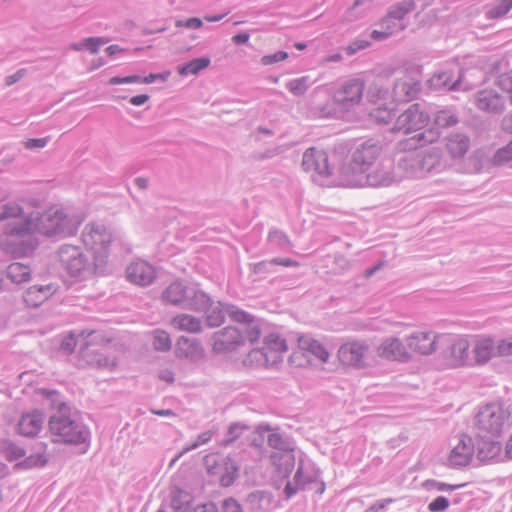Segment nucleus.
Segmentation results:
<instances>
[{
	"instance_id": "1",
	"label": "nucleus",
	"mask_w": 512,
	"mask_h": 512,
	"mask_svg": "<svg viewBox=\"0 0 512 512\" xmlns=\"http://www.w3.org/2000/svg\"><path fill=\"white\" fill-rule=\"evenodd\" d=\"M81 219L68 209L51 206L43 211L25 213L17 203H6L0 212V248L13 258L30 256L39 241L37 234L48 238L74 235Z\"/></svg>"
},
{
	"instance_id": "2",
	"label": "nucleus",
	"mask_w": 512,
	"mask_h": 512,
	"mask_svg": "<svg viewBox=\"0 0 512 512\" xmlns=\"http://www.w3.org/2000/svg\"><path fill=\"white\" fill-rule=\"evenodd\" d=\"M438 138V133L432 130L423 132L414 138L399 142L400 151L393 156L400 181L405 179H424L431 175L441 173L449 168V162L443 156V151L438 146L413 148L412 143H433Z\"/></svg>"
},
{
	"instance_id": "3",
	"label": "nucleus",
	"mask_w": 512,
	"mask_h": 512,
	"mask_svg": "<svg viewBox=\"0 0 512 512\" xmlns=\"http://www.w3.org/2000/svg\"><path fill=\"white\" fill-rule=\"evenodd\" d=\"M382 150V144L373 139L358 144L351 154L350 162L339 168L338 183L346 187H360L363 175L371 169Z\"/></svg>"
},
{
	"instance_id": "4",
	"label": "nucleus",
	"mask_w": 512,
	"mask_h": 512,
	"mask_svg": "<svg viewBox=\"0 0 512 512\" xmlns=\"http://www.w3.org/2000/svg\"><path fill=\"white\" fill-rule=\"evenodd\" d=\"M48 428L54 442L66 444H84L90 440V431L76 416L72 415L64 403L49 421Z\"/></svg>"
},
{
	"instance_id": "5",
	"label": "nucleus",
	"mask_w": 512,
	"mask_h": 512,
	"mask_svg": "<svg viewBox=\"0 0 512 512\" xmlns=\"http://www.w3.org/2000/svg\"><path fill=\"white\" fill-rule=\"evenodd\" d=\"M162 300L167 304L192 311H204L210 305V297L204 291L184 281L172 282L162 292Z\"/></svg>"
},
{
	"instance_id": "6",
	"label": "nucleus",
	"mask_w": 512,
	"mask_h": 512,
	"mask_svg": "<svg viewBox=\"0 0 512 512\" xmlns=\"http://www.w3.org/2000/svg\"><path fill=\"white\" fill-rule=\"evenodd\" d=\"M302 169L310 175L313 182L319 185H338L339 169L335 172L324 150L308 148L302 155Z\"/></svg>"
},
{
	"instance_id": "7",
	"label": "nucleus",
	"mask_w": 512,
	"mask_h": 512,
	"mask_svg": "<svg viewBox=\"0 0 512 512\" xmlns=\"http://www.w3.org/2000/svg\"><path fill=\"white\" fill-rule=\"evenodd\" d=\"M480 432L499 436L512 425V403H491L482 407L476 416Z\"/></svg>"
},
{
	"instance_id": "8",
	"label": "nucleus",
	"mask_w": 512,
	"mask_h": 512,
	"mask_svg": "<svg viewBox=\"0 0 512 512\" xmlns=\"http://www.w3.org/2000/svg\"><path fill=\"white\" fill-rule=\"evenodd\" d=\"M59 262L66 272L77 279H87L100 270L103 265H97L95 259L90 261L78 246L62 245L57 252Z\"/></svg>"
},
{
	"instance_id": "9",
	"label": "nucleus",
	"mask_w": 512,
	"mask_h": 512,
	"mask_svg": "<svg viewBox=\"0 0 512 512\" xmlns=\"http://www.w3.org/2000/svg\"><path fill=\"white\" fill-rule=\"evenodd\" d=\"M313 487H315V492L320 495L325 491V483L320 480V470L312 461L300 459L293 481L287 482L284 493L287 498H291L298 491L312 489Z\"/></svg>"
},
{
	"instance_id": "10",
	"label": "nucleus",
	"mask_w": 512,
	"mask_h": 512,
	"mask_svg": "<svg viewBox=\"0 0 512 512\" xmlns=\"http://www.w3.org/2000/svg\"><path fill=\"white\" fill-rule=\"evenodd\" d=\"M80 346V355L87 364L100 369L113 370L117 364V358L106 353L93 349L88 343H84L83 334L76 336L70 333L61 342V349L67 353H72L77 346Z\"/></svg>"
},
{
	"instance_id": "11",
	"label": "nucleus",
	"mask_w": 512,
	"mask_h": 512,
	"mask_svg": "<svg viewBox=\"0 0 512 512\" xmlns=\"http://www.w3.org/2000/svg\"><path fill=\"white\" fill-rule=\"evenodd\" d=\"M82 242L93 253L97 265H104L109 255L112 233L103 223H88L82 231Z\"/></svg>"
},
{
	"instance_id": "12",
	"label": "nucleus",
	"mask_w": 512,
	"mask_h": 512,
	"mask_svg": "<svg viewBox=\"0 0 512 512\" xmlns=\"http://www.w3.org/2000/svg\"><path fill=\"white\" fill-rule=\"evenodd\" d=\"M306 114L313 119H327L343 117L340 107L335 102V98L328 92L326 86L316 87L311 94L306 106Z\"/></svg>"
},
{
	"instance_id": "13",
	"label": "nucleus",
	"mask_w": 512,
	"mask_h": 512,
	"mask_svg": "<svg viewBox=\"0 0 512 512\" xmlns=\"http://www.w3.org/2000/svg\"><path fill=\"white\" fill-rule=\"evenodd\" d=\"M337 356L343 366L354 369H363L375 362L370 345L362 340H353L342 344L338 349Z\"/></svg>"
},
{
	"instance_id": "14",
	"label": "nucleus",
	"mask_w": 512,
	"mask_h": 512,
	"mask_svg": "<svg viewBox=\"0 0 512 512\" xmlns=\"http://www.w3.org/2000/svg\"><path fill=\"white\" fill-rule=\"evenodd\" d=\"M440 344L446 346L445 358L452 367L472 365L470 357L471 342L468 336L442 334Z\"/></svg>"
},
{
	"instance_id": "15",
	"label": "nucleus",
	"mask_w": 512,
	"mask_h": 512,
	"mask_svg": "<svg viewBox=\"0 0 512 512\" xmlns=\"http://www.w3.org/2000/svg\"><path fill=\"white\" fill-rule=\"evenodd\" d=\"M364 89V81L356 77L345 80L336 89L333 96L343 114L354 111L355 108L360 105Z\"/></svg>"
},
{
	"instance_id": "16",
	"label": "nucleus",
	"mask_w": 512,
	"mask_h": 512,
	"mask_svg": "<svg viewBox=\"0 0 512 512\" xmlns=\"http://www.w3.org/2000/svg\"><path fill=\"white\" fill-rule=\"evenodd\" d=\"M400 182L393 158H385L363 175L360 187H389Z\"/></svg>"
},
{
	"instance_id": "17",
	"label": "nucleus",
	"mask_w": 512,
	"mask_h": 512,
	"mask_svg": "<svg viewBox=\"0 0 512 512\" xmlns=\"http://www.w3.org/2000/svg\"><path fill=\"white\" fill-rule=\"evenodd\" d=\"M429 121L430 116L424 106L415 103L397 117L392 131L409 134L425 128Z\"/></svg>"
},
{
	"instance_id": "18",
	"label": "nucleus",
	"mask_w": 512,
	"mask_h": 512,
	"mask_svg": "<svg viewBox=\"0 0 512 512\" xmlns=\"http://www.w3.org/2000/svg\"><path fill=\"white\" fill-rule=\"evenodd\" d=\"M286 351L285 340L277 334H270L265 337L263 347L254 351L252 355L257 361L263 362L266 366H275L282 362V354Z\"/></svg>"
},
{
	"instance_id": "19",
	"label": "nucleus",
	"mask_w": 512,
	"mask_h": 512,
	"mask_svg": "<svg viewBox=\"0 0 512 512\" xmlns=\"http://www.w3.org/2000/svg\"><path fill=\"white\" fill-rule=\"evenodd\" d=\"M474 460L473 438L464 435L452 446L447 456V465L453 469H459L472 464Z\"/></svg>"
},
{
	"instance_id": "20",
	"label": "nucleus",
	"mask_w": 512,
	"mask_h": 512,
	"mask_svg": "<svg viewBox=\"0 0 512 512\" xmlns=\"http://www.w3.org/2000/svg\"><path fill=\"white\" fill-rule=\"evenodd\" d=\"M442 334L430 331H416L406 337V347L421 355H430L437 350Z\"/></svg>"
},
{
	"instance_id": "21",
	"label": "nucleus",
	"mask_w": 512,
	"mask_h": 512,
	"mask_svg": "<svg viewBox=\"0 0 512 512\" xmlns=\"http://www.w3.org/2000/svg\"><path fill=\"white\" fill-rule=\"evenodd\" d=\"M471 146V141L468 135L455 132L450 133L444 139V148L446 154L443 153V156L447 158L449 162V168L452 165V162L462 161L469 151Z\"/></svg>"
},
{
	"instance_id": "22",
	"label": "nucleus",
	"mask_w": 512,
	"mask_h": 512,
	"mask_svg": "<svg viewBox=\"0 0 512 512\" xmlns=\"http://www.w3.org/2000/svg\"><path fill=\"white\" fill-rule=\"evenodd\" d=\"M227 312L231 320L241 325L240 330L243 331L245 342L255 343L261 336V328L258 320H255L250 314L237 307L227 308Z\"/></svg>"
},
{
	"instance_id": "23",
	"label": "nucleus",
	"mask_w": 512,
	"mask_h": 512,
	"mask_svg": "<svg viewBox=\"0 0 512 512\" xmlns=\"http://www.w3.org/2000/svg\"><path fill=\"white\" fill-rule=\"evenodd\" d=\"M420 90V80L405 74L396 80L391 93V99L397 103L409 102L418 96Z\"/></svg>"
},
{
	"instance_id": "24",
	"label": "nucleus",
	"mask_w": 512,
	"mask_h": 512,
	"mask_svg": "<svg viewBox=\"0 0 512 512\" xmlns=\"http://www.w3.org/2000/svg\"><path fill=\"white\" fill-rule=\"evenodd\" d=\"M213 348L216 352L233 350L245 343L243 331L239 327L228 326L213 334Z\"/></svg>"
},
{
	"instance_id": "25",
	"label": "nucleus",
	"mask_w": 512,
	"mask_h": 512,
	"mask_svg": "<svg viewBox=\"0 0 512 512\" xmlns=\"http://www.w3.org/2000/svg\"><path fill=\"white\" fill-rule=\"evenodd\" d=\"M126 277L135 285L149 286L156 278V270L150 263L137 260L126 268Z\"/></svg>"
},
{
	"instance_id": "26",
	"label": "nucleus",
	"mask_w": 512,
	"mask_h": 512,
	"mask_svg": "<svg viewBox=\"0 0 512 512\" xmlns=\"http://www.w3.org/2000/svg\"><path fill=\"white\" fill-rule=\"evenodd\" d=\"M377 356L393 361H406L409 352L403 342L397 337H387L376 348Z\"/></svg>"
},
{
	"instance_id": "27",
	"label": "nucleus",
	"mask_w": 512,
	"mask_h": 512,
	"mask_svg": "<svg viewBox=\"0 0 512 512\" xmlns=\"http://www.w3.org/2000/svg\"><path fill=\"white\" fill-rule=\"evenodd\" d=\"M472 339L471 347L473 349V357L471 358L473 359V364L483 365L497 356L496 343L493 338L480 335L474 336Z\"/></svg>"
},
{
	"instance_id": "28",
	"label": "nucleus",
	"mask_w": 512,
	"mask_h": 512,
	"mask_svg": "<svg viewBox=\"0 0 512 512\" xmlns=\"http://www.w3.org/2000/svg\"><path fill=\"white\" fill-rule=\"evenodd\" d=\"M491 437L478 435L473 438V445L475 447V460L479 463L490 461L496 458L501 451V445Z\"/></svg>"
},
{
	"instance_id": "29",
	"label": "nucleus",
	"mask_w": 512,
	"mask_h": 512,
	"mask_svg": "<svg viewBox=\"0 0 512 512\" xmlns=\"http://www.w3.org/2000/svg\"><path fill=\"white\" fill-rule=\"evenodd\" d=\"M31 278V268L20 262H13L5 271H0V290L7 289L6 280L12 284L20 285Z\"/></svg>"
},
{
	"instance_id": "30",
	"label": "nucleus",
	"mask_w": 512,
	"mask_h": 512,
	"mask_svg": "<svg viewBox=\"0 0 512 512\" xmlns=\"http://www.w3.org/2000/svg\"><path fill=\"white\" fill-rule=\"evenodd\" d=\"M45 415L38 410L24 413L17 424V431L24 437H35L42 430Z\"/></svg>"
},
{
	"instance_id": "31",
	"label": "nucleus",
	"mask_w": 512,
	"mask_h": 512,
	"mask_svg": "<svg viewBox=\"0 0 512 512\" xmlns=\"http://www.w3.org/2000/svg\"><path fill=\"white\" fill-rule=\"evenodd\" d=\"M475 105L483 112L498 114L505 109V100L496 91L485 89L477 93Z\"/></svg>"
},
{
	"instance_id": "32",
	"label": "nucleus",
	"mask_w": 512,
	"mask_h": 512,
	"mask_svg": "<svg viewBox=\"0 0 512 512\" xmlns=\"http://www.w3.org/2000/svg\"><path fill=\"white\" fill-rule=\"evenodd\" d=\"M175 355L177 358L197 361L203 357L204 350L198 340L181 336L176 343Z\"/></svg>"
},
{
	"instance_id": "33",
	"label": "nucleus",
	"mask_w": 512,
	"mask_h": 512,
	"mask_svg": "<svg viewBox=\"0 0 512 512\" xmlns=\"http://www.w3.org/2000/svg\"><path fill=\"white\" fill-rule=\"evenodd\" d=\"M486 79L485 73L480 69H466L461 72L457 79L450 86L454 91L457 90H471Z\"/></svg>"
},
{
	"instance_id": "34",
	"label": "nucleus",
	"mask_w": 512,
	"mask_h": 512,
	"mask_svg": "<svg viewBox=\"0 0 512 512\" xmlns=\"http://www.w3.org/2000/svg\"><path fill=\"white\" fill-rule=\"evenodd\" d=\"M55 284L33 285L24 294V301L30 307H38L57 291Z\"/></svg>"
},
{
	"instance_id": "35",
	"label": "nucleus",
	"mask_w": 512,
	"mask_h": 512,
	"mask_svg": "<svg viewBox=\"0 0 512 512\" xmlns=\"http://www.w3.org/2000/svg\"><path fill=\"white\" fill-rule=\"evenodd\" d=\"M298 347L304 353H308L326 363L329 360L330 354L327 349L317 340L311 336L303 335L298 338Z\"/></svg>"
},
{
	"instance_id": "36",
	"label": "nucleus",
	"mask_w": 512,
	"mask_h": 512,
	"mask_svg": "<svg viewBox=\"0 0 512 512\" xmlns=\"http://www.w3.org/2000/svg\"><path fill=\"white\" fill-rule=\"evenodd\" d=\"M270 459L277 474L283 478H287L294 469V451L272 452L270 455Z\"/></svg>"
},
{
	"instance_id": "37",
	"label": "nucleus",
	"mask_w": 512,
	"mask_h": 512,
	"mask_svg": "<svg viewBox=\"0 0 512 512\" xmlns=\"http://www.w3.org/2000/svg\"><path fill=\"white\" fill-rule=\"evenodd\" d=\"M170 324L174 329L188 333H200L202 331L201 319L187 313L177 314L171 319Z\"/></svg>"
},
{
	"instance_id": "38",
	"label": "nucleus",
	"mask_w": 512,
	"mask_h": 512,
	"mask_svg": "<svg viewBox=\"0 0 512 512\" xmlns=\"http://www.w3.org/2000/svg\"><path fill=\"white\" fill-rule=\"evenodd\" d=\"M457 70V65L452 64L448 69L440 70L429 79V85L432 89L440 90L443 88H447L448 90H453L450 86L453 84L454 74Z\"/></svg>"
},
{
	"instance_id": "39",
	"label": "nucleus",
	"mask_w": 512,
	"mask_h": 512,
	"mask_svg": "<svg viewBox=\"0 0 512 512\" xmlns=\"http://www.w3.org/2000/svg\"><path fill=\"white\" fill-rule=\"evenodd\" d=\"M233 307L232 305H223L218 302L216 305H212V300L210 299L209 307L203 312L206 314V323L209 327H218L220 326L225 319V314H228L227 308Z\"/></svg>"
},
{
	"instance_id": "40",
	"label": "nucleus",
	"mask_w": 512,
	"mask_h": 512,
	"mask_svg": "<svg viewBox=\"0 0 512 512\" xmlns=\"http://www.w3.org/2000/svg\"><path fill=\"white\" fill-rule=\"evenodd\" d=\"M375 0H355L353 5L345 12L344 20L347 22L357 21L372 10Z\"/></svg>"
},
{
	"instance_id": "41",
	"label": "nucleus",
	"mask_w": 512,
	"mask_h": 512,
	"mask_svg": "<svg viewBox=\"0 0 512 512\" xmlns=\"http://www.w3.org/2000/svg\"><path fill=\"white\" fill-rule=\"evenodd\" d=\"M193 496L184 490H176L171 500L173 512H192L194 506Z\"/></svg>"
},
{
	"instance_id": "42",
	"label": "nucleus",
	"mask_w": 512,
	"mask_h": 512,
	"mask_svg": "<svg viewBox=\"0 0 512 512\" xmlns=\"http://www.w3.org/2000/svg\"><path fill=\"white\" fill-rule=\"evenodd\" d=\"M434 125L439 128H448L455 126L459 122L458 114L452 107L438 110L434 114Z\"/></svg>"
},
{
	"instance_id": "43",
	"label": "nucleus",
	"mask_w": 512,
	"mask_h": 512,
	"mask_svg": "<svg viewBox=\"0 0 512 512\" xmlns=\"http://www.w3.org/2000/svg\"><path fill=\"white\" fill-rule=\"evenodd\" d=\"M226 465L222 467V471L217 475L220 483L224 487L232 485L237 477L239 467L232 458H228L225 462Z\"/></svg>"
},
{
	"instance_id": "44",
	"label": "nucleus",
	"mask_w": 512,
	"mask_h": 512,
	"mask_svg": "<svg viewBox=\"0 0 512 512\" xmlns=\"http://www.w3.org/2000/svg\"><path fill=\"white\" fill-rule=\"evenodd\" d=\"M267 443L274 450L273 452L294 451L292 442L276 431H272L268 435Z\"/></svg>"
},
{
	"instance_id": "45",
	"label": "nucleus",
	"mask_w": 512,
	"mask_h": 512,
	"mask_svg": "<svg viewBox=\"0 0 512 512\" xmlns=\"http://www.w3.org/2000/svg\"><path fill=\"white\" fill-rule=\"evenodd\" d=\"M209 64L210 59L208 57L195 58L179 67L178 72L182 76L197 75L201 70L207 68Z\"/></svg>"
},
{
	"instance_id": "46",
	"label": "nucleus",
	"mask_w": 512,
	"mask_h": 512,
	"mask_svg": "<svg viewBox=\"0 0 512 512\" xmlns=\"http://www.w3.org/2000/svg\"><path fill=\"white\" fill-rule=\"evenodd\" d=\"M313 81L310 76H302L299 78L292 79L286 83V88L294 96H302L312 86Z\"/></svg>"
},
{
	"instance_id": "47",
	"label": "nucleus",
	"mask_w": 512,
	"mask_h": 512,
	"mask_svg": "<svg viewBox=\"0 0 512 512\" xmlns=\"http://www.w3.org/2000/svg\"><path fill=\"white\" fill-rule=\"evenodd\" d=\"M228 458V456H223L218 453L205 456L204 465L207 472L213 476H217L222 471V467L226 465L225 462Z\"/></svg>"
},
{
	"instance_id": "48",
	"label": "nucleus",
	"mask_w": 512,
	"mask_h": 512,
	"mask_svg": "<svg viewBox=\"0 0 512 512\" xmlns=\"http://www.w3.org/2000/svg\"><path fill=\"white\" fill-rule=\"evenodd\" d=\"M152 345L155 350L160 352H168L171 349L172 342L168 332L156 329L152 332Z\"/></svg>"
},
{
	"instance_id": "49",
	"label": "nucleus",
	"mask_w": 512,
	"mask_h": 512,
	"mask_svg": "<svg viewBox=\"0 0 512 512\" xmlns=\"http://www.w3.org/2000/svg\"><path fill=\"white\" fill-rule=\"evenodd\" d=\"M415 8L416 0H402L391 8L389 16L393 19L402 20L407 14L414 11Z\"/></svg>"
},
{
	"instance_id": "50",
	"label": "nucleus",
	"mask_w": 512,
	"mask_h": 512,
	"mask_svg": "<svg viewBox=\"0 0 512 512\" xmlns=\"http://www.w3.org/2000/svg\"><path fill=\"white\" fill-rule=\"evenodd\" d=\"M108 41L102 37H89L83 39L79 43L72 45V48L76 51L83 49L88 50L90 53H97L101 46L105 45Z\"/></svg>"
},
{
	"instance_id": "51",
	"label": "nucleus",
	"mask_w": 512,
	"mask_h": 512,
	"mask_svg": "<svg viewBox=\"0 0 512 512\" xmlns=\"http://www.w3.org/2000/svg\"><path fill=\"white\" fill-rule=\"evenodd\" d=\"M366 96L368 101L377 103L381 100H388L391 98V93H389L388 89L384 88L381 84L374 82L369 86Z\"/></svg>"
},
{
	"instance_id": "52",
	"label": "nucleus",
	"mask_w": 512,
	"mask_h": 512,
	"mask_svg": "<svg viewBox=\"0 0 512 512\" xmlns=\"http://www.w3.org/2000/svg\"><path fill=\"white\" fill-rule=\"evenodd\" d=\"M512 9V0H501L497 5L486 12L489 19H497L505 16Z\"/></svg>"
},
{
	"instance_id": "53",
	"label": "nucleus",
	"mask_w": 512,
	"mask_h": 512,
	"mask_svg": "<svg viewBox=\"0 0 512 512\" xmlns=\"http://www.w3.org/2000/svg\"><path fill=\"white\" fill-rule=\"evenodd\" d=\"M268 241L270 244L277 246L280 249L287 250L291 247L290 241L286 234L282 231L274 229L268 234Z\"/></svg>"
},
{
	"instance_id": "54",
	"label": "nucleus",
	"mask_w": 512,
	"mask_h": 512,
	"mask_svg": "<svg viewBox=\"0 0 512 512\" xmlns=\"http://www.w3.org/2000/svg\"><path fill=\"white\" fill-rule=\"evenodd\" d=\"M370 116L375 122H377L379 124H387L393 119L394 113H393V109L388 108L386 106H383V107L380 106V107L374 109L370 113Z\"/></svg>"
},
{
	"instance_id": "55",
	"label": "nucleus",
	"mask_w": 512,
	"mask_h": 512,
	"mask_svg": "<svg viewBox=\"0 0 512 512\" xmlns=\"http://www.w3.org/2000/svg\"><path fill=\"white\" fill-rule=\"evenodd\" d=\"M512 161V140L504 147L498 149L493 156L495 165H505Z\"/></svg>"
},
{
	"instance_id": "56",
	"label": "nucleus",
	"mask_w": 512,
	"mask_h": 512,
	"mask_svg": "<svg viewBox=\"0 0 512 512\" xmlns=\"http://www.w3.org/2000/svg\"><path fill=\"white\" fill-rule=\"evenodd\" d=\"M48 461V457L46 453H37L35 455H30L26 457L22 462L18 464V466L28 469L34 467H43Z\"/></svg>"
},
{
	"instance_id": "57",
	"label": "nucleus",
	"mask_w": 512,
	"mask_h": 512,
	"mask_svg": "<svg viewBox=\"0 0 512 512\" xmlns=\"http://www.w3.org/2000/svg\"><path fill=\"white\" fill-rule=\"evenodd\" d=\"M424 486L427 489H434V490H437V491H440V492H445V491H454V490H457L459 488L465 487L466 484L462 483V484L452 485V484H447V483H444V482H441V481H437V480H427L424 483Z\"/></svg>"
},
{
	"instance_id": "58",
	"label": "nucleus",
	"mask_w": 512,
	"mask_h": 512,
	"mask_svg": "<svg viewBox=\"0 0 512 512\" xmlns=\"http://www.w3.org/2000/svg\"><path fill=\"white\" fill-rule=\"evenodd\" d=\"M4 452L9 461H17L25 456V450L15 443H8L4 448Z\"/></svg>"
},
{
	"instance_id": "59",
	"label": "nucleus",
	"mask_w": 512,
	"mask_h": 512,
	"mask_svg": "<svg viewBox=\"0 0 512 512\" xmlns=\"http://www.w3.org/2000/svg\"><path fill=\"white\" fill-rule=\"evenodd\" d=\"M273 259L269 261H261L251 265L252 272L256 275L266 276L274 272Z\"/></svg>"
},
{
	"instance_id": "60",
	"label": "nucleus",
	"mask_w": 512,
	"mask_h": 512,
	"mask_svg": "<svg viewBox=\"0 0 512 512\" xmlns=\"http://www.w3.org/2000/svg\"><path fill=\"white\" fill-rule=\"evenodd\" d=\"M496 354L499 357L512 356V337L501 339L496 343Z\"/></svg>"
},
{
	"instance_id": "61",
	"label": "nucleus",
	"mask_w": 512,
	"mask_h": 512,
	"mask_svg": "<svg viewBox=\"0 0 512 512\" xmlns=\"http://www.w3.org/2000/svg\"><path fill=\"white\" fill-rule=\"evenodd\" d=\"M288 58V53L285 51H277L274 54H268L262 56L260 59V63L264 66H269L281 61H284Z\"/></svg>"
},
{
	"instance_id": "62",
	"label": "nucleus",
	"mask_w": 512,
	"mask_h": 512,
	"mask_svg": "<svg viewBox=\"0 0 512 512\" xmlns=\"http://www.w3.org/2000/svg\"><path fill=\"white\" fill-rule=\"evenodd\" d=\"M450 505L449 500L444 496H438L428 504L430 512H443L448 509Z\"/></svg>"
},
{
	"instance_id": "63",
	"label": "nucleus",
	"mask_w": 512,
	"mask_h": 512,
	"mask_svg": "<svg viewBox=\"0 0 512 512\" xmlns=\"http://www.w3.org/2000/svg\"><path fill=\"white\" fill-rule=\"evenodd\" d=\"M213 433L212 431H205L197 436V439L190 445L184 448L183 452H188L194 450L201 445L208 443L212 439Z\"/></svg>"
},
{
	"instance_id": "64",
	"label": "nucleus",
	"mask_w": 512,
	"mask_h": 512,
	"mask_svg": "<svg viewBox=\"0 0 512 512\" xmlns=\"http://www.w3.org/2000/svg\"><path fill=\"white\" fill-rule=\"evenodd\" d=\"M498 84H499V87L503 91H505L511 95L512 94V70L504 75H501L499 77Z\"/></svg>"
}]
</instances>
